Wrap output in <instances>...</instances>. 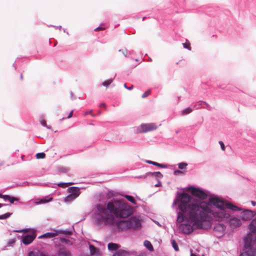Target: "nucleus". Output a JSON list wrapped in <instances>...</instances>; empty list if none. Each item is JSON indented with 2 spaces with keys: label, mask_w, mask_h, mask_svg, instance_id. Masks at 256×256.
Segmentation results:
<instances>
[{
  "label": "nucleus",
  "mask_w": 256,
  "mask_h": 256,
  "mask_svg": "<svg viewBox=\"0 0 256 256\" xmlns=\"http://www.w3.org/2000/svg\"><path fill=\"white\" fill-rule=\"evenodd\" d=\"M176 196L172 203V206L178 205L176 222L180 224V229L182 233L190 234L198 228L208 229L210 227L209 222L204 220L208 217V203L205 201L194 202V198L185 192H176Z\"/></svg>",
  "instance_id": "1"
},
{
  "label": "nucleus",
  "mask_w": 256,
  "mask_h": 256,
  "mask_svg": "<svg viewBox=\"0 0 256 256\" xmlns=\"http://www.w3.org/2000/svg\"><path fill=\"white\" fill-rule=\"evenodd\" d=\"M132 208L126 202L113 198L106 204V206L97 204L94 212V222L96 225L104 224L106 226L115 224L116 229L120 232L130 229L128 219L120 220L128 217L133 212Z\"/></svg>",
  "instance_id": "2"
},
{
  "label": "nucleus",
  "mask_w": 256,
  "mask_h": 256,
  "mask_svg": "<svg viewBox=\"0 0 256 256\" xmlns=\"http://www.w3.org/2000/svg\"><path fill=\"white\" fill-rule=\"evenodd\" d=\"M209 202V214L216 221L228 223L232 228L241 226V220L234 215V212L240 211L242 208L216 194L210 196Z\"/></svg>",
  "instance_id": "3"
},
{
  "label": "nucleus",
  "mask_w": 256,
  "mask_h": 256,
  "mask_svg": "<svg viewBox=\"0 0 256 256\" xmlns=\"http://www.w3.org/2000/svg\"><path fill=\"white\" fill-rule=\"evenodd\" d=\"M14 232H28L26 234H24L22 236H18V238L20 240L21 242L26 246L31 244L36 236V230H32L30 228H26L20 230H14Z\"/></svg>",
  "instance_id": "4"
},
{
  "label": "nucleus",
  "mask_w": 256,
  "mask_h": 256,
  "mask_svg": "<svg viewBox=\"0 0 256 256\" xmlns=\"http://www.w3.org/2000/svg\"><path fill=\"white\" fill-rule=\"evenodd\" d=\"M158 126L154 123H144L134 128L135 134L146 133L157 129Z\"/></svg>",
  "instance_id": "5"
},
{
  "label": "nucleus",
  "mask_w": 256,
  "mask_h": 256,
  "mask_svg": "<svg viewBox=\"0 0 256 256\" xmlns=\"http://www.w3.org/2000/svg\"><path fill=\"white\" fill-rule=\"evenodd\" d=\"M128 222L130 229L138 230L142 228L141 220L134 216H131L128 218Z\"/></svg>",
  "instance_id": "6"
},
{
  "label": "nucleus",
  "mask_w": 256,
  "mask_h": 256,
  "mask_svg": "<svg viewBox=\"0 0 256 256\" xmlns=\"http://www.w3.org/2000/svg\"><path fill=\"white\" fill-rule=\"evenodd\" d=\"M216 224L214 226V231L218 234L216 236L218 238L222 237L224 234L226 230V226L220 222Z\"/></svg>",
  "instance_id": "7"
},
{
  "label": "nucleus",
  "mask_w": 256,
  "mask_h": 256,
  "mask_svg": "<svg viewBox=\"0 0 256 256\" xmlns=\"http://www.w3.org/2000/svg\"><path fill=\"white\" fill-rule=\"evenodd\" d=\"M256 215V212L254 210H245L241 212L240 218L244 220H250Z\"/></svg>",
  "instance_id": "8"
},
{
  "label": "nucleus",
  "mask_w": 256,
  "mask_h": 256,
  "mask_svg": "<svg viewBox=\"0 0 256 256\" xmlns=\"http://www.w3.org/2000/svg\"><path fill=\"white\" fill-rule=\"evenodd\" d=\"M196 189V196L199 198H200L204 200L208 198H210V196L212 194H210L209 192L200 187H197ZM208 201V203H209Z\"/></svg>",
  "instance_id": "9"
},
{
  "label": "nucleus",
  "mask_w": 256,
  "mask_h": 256,
  "mask_svg": "<svg viewBox=\"0 0 256 256\" xmlns=\"http://www.w3.org/2000/svg\"><path fill=\"white\" fill-rule=\"evenodd\" d=\"M68 192L72 194L75 198H77L80 194V188L76 186L70 187L68 188Z\"/></svg>",
  "instance_id": "10"
},
{
  "label": "nucleus",
  "mask_w": 256,
  "mask_h": 256,
  "mask_svg": "<svg viewBox=\"0 0 256 256\" xmlns=\"http://www.w3.org/2000/svg\"><path fill=\"white\" fill-rule=\"evenodd\" d=\"M120 246L119 244L114 243L112 242H110L108 244V250L114 254V252H116L120 249Z\"/></svg>",
  "instance_id": "11"
},
{
  "label": "nucleus",
  "mask_w": 256,
  "mask_h": 256,
  "mask_svg": "<svg viewBox=\"0 0 256 256\" xmlns=\"http://www.w3.org/2000/svg\"><path fill=\"white\" fill-rule=\"evenodd\" d=\"M58 232L57 230H54V232H48L44 234H42L41 236H38V238H53L56 236H58Z\"/></svg>",
  "instance_id": "12"
},
{
  "label": "nucleus",
  "mask_w": 256,
  "mask_h": 256,
  "mask_svg": "<svg viewBox=\"0 0 256 256\" xmlns=\"http://www.w3.org/2000/svg\"><path fill=\"white\" fill-rule=\"evenodd\" d=\"M72 230H74V228H67L65 230H57L58 234H62L68 237L70 236L72 233Z\"/></svg>",
  "instance_id": "13"
},
{
  "label": "nucleus",
  "mask_w": 256,
  "mask_h": 256,
  "mask_svg": "<svg viewBox=\"0 0 256 256\" xmlns=\"http://www.w3.org/2000/svg\"><path fill=\"white\" fill-rule=\"evenodd\" d=\"M144 162L147 164H152L154 166H156L160 168H168V165L166 164H160L156 162H154V161H152V160H145Z\"/></svg>",
  "instance_id": "14"
},
{
  "label": "nucleus",
  "mask_w": 256,
  "mask_h": 256,
  "mask_svg": "<svg viewBox=\"0 0 256 256\" xmlns=\"http://www.w3.org/2000/svg\"><path fill=\"white\" fill-rule=\"evenodd\" d=\"M130 252L126 250L120 249L116 252H114L112 256H130Z\"/></svg>",
  "instance_id": "15"
},
{
  "label": "nucleus",
  "mask_w": 256,
  "mask_h": 256,
  "mask_svg": "<svg viewBox=\"0 0 256 256\" xmlns=\"http://www.w3.org/2000/svg\"><path fill=\"white\" fill-rule=\"evenodd\" d=\"M52 200V198L49 196H45L43 198H40L38 199V202H34V203L36 204H46Z\"/></svg>",
  "instance_id": "16"
},
{
  "label": "nucleus",
  "mask_w": 256,
  "mask_h": 256,
  "mask_svg": "<svg viewBox=\"0 0 256 256\" xmlns=\"http://www.w3.org/2000/svg\"><path fill=\"white\" fill-rule=\"evenodd\" d=\"M147 175L152 177H154L156 180L163 178V175L160 172H147Z\"/></svg>",
  "instance_id": "17"
},
{
  "label": "nucleus",
  "mask_w": 256,
  "mask_h": 256,
  "mask_svg": "<svg viewBox=\"0 0 256 256\" xmlns=\"http://www.w3.org/2000/svg\"><path fill=\"white\" fill-rule=\"evenodd\" d=\"M89 249L90 253L92 254L98 255L100 252L98 248L95 247L92 244H89Z\"/></svg>",
  "instance_id": "18"
},
{
  "label": "nucleus",
  "mask_w": 256,
  "mask_h": 256,
  "mask_svg": "<svg viewBox=\"0 0 256 256\" xmlns=\"http://www.w3.org/2000/svg\"><path fill=\"white\" fill-rule=\"evenodd\" d=\"M144 246L150 251L152 252L154 250V247L150 241L145 240L144 241Z\"/></svg>",
  "instance_id": "19"
},
{
  "label": "nucleus",
  "mask_w": 256,
  "mask_h": 256,
  "mask_svg": "<svg viewBox=\"0 0 256 256\" xmlns=\"http://www.w3.org/2000/svg\"><path fill=\"white\" fill-rule=\"evenodd\" d=\"M194 110V108H192L190 107L186 108L184 109L182 112L181 114L183 116H185L186 114H188L192 112V110Z\"/></svg>",
  "instance_id": "20"
},
{
  "label": "nucleus",
  "mask_w": 256,
  "mask_h": 256,
  "mask_svg": "<svg viewBox=\"0 0 256 256\" xmlns=\"http://www.w3.org/2000/svg\"><path fill=\"white\" fill-rule=\"evenodd\" d=\"M122 196L125 198L127 200L132 202L133 204H136V202L134 197L130 195H124V194H120Z\"/></svg>",
  "instance_id": "21"
},
{
  "label": "nucleus",
  "mask_w": 256,
  "mask_h": 256,
  "mask_svg": "<svg viewBox=\"0 0 256 256\" xmlns=\"http://www.w3.org/2000/svg\"><path fill=\"white\" fill-rule=\"evenodd\" d=\"M114 78H111L106 80H104L102 82V84L108 88L113 82Z\"/></svg>",
  "instance_id": "22"
},
{
  "label": "nucleus",
  "mask_w": 256,
  "mask_h": 256,
  "mask_svg": "<svg viewBox=\"0 0 256 256\" xmlns=\"http://www.w3.org/2000/svg\"><path fill=\"white\" fill-rule=\"evenodd\" d=\"M60 241L62 243H64L66 244L72 245V242L68 239L64 238H60Z\"/></svg>",
  "instance_id": "23"
},
{
  "label": "nucleus",
  "mask_w": 256,
  "mask_h": 256,
  "mask_svg": "<svg viewBox=\"0 0 256 256\" xmlns=\"http://www.w3.org/2000/svg\"><path fill=\"white\" fill-rule=\"evenodd\" d=\"M76 198H75L74 196L69 193V194L64 198V200L66 202H70V201L74 200Z\"/></svg>",
  "instance_id": "24"
},
{
  "label": "nucleus",
  "mask_w": 256,
  "mask_h": 256,
  "mask_svg": "<svg viewBox=\"0 0 256 256\" xmlns=\"http://www.w3.org/2000/svg\"><path fill=\"white\" fill-rule=\"evenodd\" d=\"M179 169L183 170L186 168L188 164L186 162H181L178 164Z\"/></svg>",
  "instance_id": "25"
},
{
  "label": "nucleus",
  "mask_w": 256,
  "mask_h": 256,
  "mask_svg": "<svg viewBox=\"0 0 256 256\" xmlns=\"http://www.w3.org/2000/svg\"><path fill=\"white\" fill-rule=\"evenodd\" d=\"M172 246L175 251L178 252L179 250L178 246L176 241L174 240H172Z\"/></svg>",
  "instance_id": "26"
},
{
  "label": "nucleus",
  "mask_w": 256,
  "mask_h": 256,
  "mask_svg": "<svg viewBox=\"0 0 256 256\" xmlns=\"http://www.w3.org/2000/svg\"><path fill=\"white\" fill-rule=\"evenodd\" d=\"M204 104L205 105V106H203V108H206L209 110H211V106L207 102L202 100H200V104Z\"/></svg>",
  "instance_id": "27"
},
{
  "label": "nucleus",
  "mask_w": 256,
  "mask_h": 256,
  "mask_svg": "<svg viewBox=\"0 0 256 256\" xmlns=\"http://www.w3.org/2000/svg\"><path fill=\"white\" fill-rule=\"evenodd\" d=\"M12 212H6L4 214L0 215V220H5L9 218L12 214Z\"/></svg>",
  "instance_id": "28"
},
{
  "label": "nucleus",
  "mask_w": 256,
  "mask_h": 256,
  "mask_svg": "<svg viewBox=\"0 0 256 256\" xmlns=\"http://www.w3.org/2000/svg\"><path fill=\"white\" fill-rule=\"evenodd\" d=\"M116 194V192L114 191L108 190L106 194L108 198L110 199V198H113L115 196Z\"/></svg>",
  "instance_id": "29"
},
{
  "label": "nucleus",
  "mask_w": 256,
  "mask_h": 256,
  "mask_svg": "<svg viewBox=\"0 0 256 256\" xmlns=\"http://www.w3.org/2000/svg\"><path fill=\"white\" fill-rule=\"evenodd\" d=\"M37 159H42L46 157V154L44 152H38L36 155Z\"/></svg>",
  "instance_id": "30"
},
{
  "label": "nucleus",
  "mask_w": 256,
  "mask_h": 256,
  "mask_svg": "<svg viewBox=\"0 0 256 256\" xmlns=\"http://www.w3.org/2000/svg\"><path fill=\"white\" fill-rule=\"evenodd\" d=\"M72 184H73L72 182H60L57 185L58 186H60V187H62V188H66L68 185Z\"/></svg>",
  "instance_id": "31"
},
{
  "label": "nucleus",
  "mask_w": 256,
  "mask_h": 256,
  "mask_svg": "<svg viewBox=\"0 0 256 256\" xmlns=\"http://www.w3.org/2000/svg\"><path fill=\"white\" fill-rule=\"evenodd\" d=\"M10 200H9L10 202V204H9L8 206H10L11 204H14V202H18L19 200V198H18L15 197V196H10Z\"/></svg>",
  "instance_id": "32"
},
{
  "label": "nucleus",
  "mask_w": 256,
  "mask_h": 256,
  "mask_svg": "<svg viewBox=\"0 0 256 256\" xmlns=\"http://www.w3.org/2000/svg\"><path fill=\"white\" fill-rule=\"evenodd\" d=\"M58 170L60 173H66L68 172V169L64 167H59Z\"/></svg>",
  "instance_id": "33"
},
{
  "label": "nucleus",
  "mask_w": 256,
  "mask_h": 256,
  "mask_svg": "<svg viewBox=\"0 0 256 256\" xmlns=\"http://www.w3.org/2000/svg\"><path fill=\"white\" fill-rule=\"evenodd\" d=\"M40 124L43 126L46 127L48 129H51V126L46 124V122L44 120H40Z\"/></svg>",
  "instance_id": "34"
},
{
  "label": "nucleus",
  "mask_w": 256,
  "mask_h": 256,
  "mask_svg": "<svg viewBox=\"0 0 256 256\" xmlns=\"http://www.w3.org/2000/svg\"><path fill=\"white\" fill-rule=\"evenodd\" d=\"M151 90L150 89L148 90L142 94V98H145L148 96L150 94Z\"/></svg>",
  "instance_id": "35"
},
{
  "label": "nucleus",
  "mask_w": 256,
  "mask_h": 256,
  "mask_svg": "<svg viewBox=\"0 0 256 256\" xmlns=\"http://www.w3.org/2000/svg\"><path fill=\"white\" fill-rule=\"evenodd\" d=\"M182 44H183L184 48H186L190 50H191L190 46V44L189 42H188V43L187 42L183 43Z\"/></svg>",
  "instance_id": "36"
},
{
  "label": "nucleus",
  "mask_w": 256,
  "mask_h": 256,
  "mask_svg": "<svg viewBox=\"0 0 256 256\" xmlns=\"http://www.w3.org/2000/svg\"><path fill=\"white\" fill-rule=\"evenodd\" d=\"M202 107H203L202 104H200V101H199L194 105V109H198L200 108H202Z\"/></svg>",
  "instance_id": "37"
},
{
  "label": "nucleus",
  "mask_w": 256,
  "mask_h": 256,
  "mask_svg": "<svg viewBox=\"0 0 256 256\" xmlns=\"http://www.w3.org/2000/svg\"><path fill=\"white\" fill-rule=\"evenodd\" d=\"M148 175H147V172H146L144 175H141L139 176H136L134 177L135 178H146L148 176Z\"/></svg>",
  "instance_id": "38"
},
{
  "label": "nucleus",
  "mask_w": 256,
  "mask_h": 256,
  "mask_svg": "<svg viewBox=\"0 0 256 256\" xmlns=\"http://www.w3.org/2000/svg\"><path fill=\"white\" fill-rule=\"evenodd\" d=\"M10 196L8 194H4V196H2V198L4 201H9L10 200Z\"/></svg>",
  "instance_id": "39"
},
{
  "label": "nucleus",
  "mask_w": 256,
  "mask_h": 256,
  "mask_svg": "<svg viewBox=\"0 0 256 256\" xmlns=\"http://www.w3.org/2000/svg\"><path fill=\"white\" fill-rule=\"evenodd\" d=\"M27 256H40V255L36 254L33 251H30L28 252Z\"/></svg>",
  "instance_id": "40"
},
{
  "label": "nucleus",
  "mask_w": 256,
  "mask_h": 256,
  "mask_svg": "<svg viewBox=\"0 0 256 256\" xmlns=\"http://www.w3.org/2000/svg\"><path fill=\"white\" fill-rule=\"evenodd\" d=\"M16 242V240L14 238L10 240L8 242V244L9 246H12V244H14Z\"/></svg>",
  "instance_id": "41"
},
{
  "label": "nucleus",
  "mask_w": 256,
  "mask_h": 256,
  "mask_svg": "<svg viewBox=\"0 0 256 256\" xmlns=\"http://www.w3.org/2000/svg\"><path fill=\"white\" fill-rule=\"evenodd\" d=\"M219 144L220 146L221 149L222 150H225V146H224V143L222 141H219Z\"/></svg>",
  "instance_id": "42"
},
{
  "label": "nucleus",
  "mask_w": 256,
  "mask_h": 256,
  "mask_svg": "<svg viewBox=\"0 0 256 256\" xmlns=\"http://www.w3.org/2000/svg\"><path fill=\"white\" fill-rule=\"evenodd\" d=\"M188 189L192 190H194V192H196V189L197 187H195L193 186H189V187L187 188Z\"/></svg>",
  "instance_id": "43"
},
{
  "label": "nucleus",
  "mask_w": 256,
  "mask_h": 256,
  "mask_svg": "<svg viewBox=\"0 0 256 256\" xmlns=\"http://www.w3.org/2000/svg\"><path fill=\"white\" fill-rule=\"evenodd\" d=\"M101 25H100L99 26L96 28H94V31H98V30H104L105 28L104 27H102L100 26Z\"/></svg>",
  "instance_id": "44"
},
{
  "label": "nucleus",
  "mask_w": 256,
  "mask_h": 256,
  "mask_svg": "<svg viewBox=\"0 0 256 256\" xmlns=\"http://www.w3.org/2000/svg\"><path fill=\"white\" fill-rule=\"evenodd\" d=\"M182 172L179 170H174V175H177L178 174H182Z\"/></svg>",
  "instance_id": "45"
},
{
  "label": "nucleus",
  "mask_w": 256,
  "mask_h": 256,
  "mask_svg": "<svg viewBox=\"0 0 256 256\" xmlns=\"http://www.w3.org/2000/svg\"><path fill=\"white\" fill-rule=\"evenodd\" d=\"M124 87L128 90H131L133 88L134 86H133V85H132L130 86H129V87L127 86L126 84L125 83L124 84Z\"/></svg>",
  "instance_id": "46"
},
{
  "label": "nucleus",
  "mask_w": 256,
  "mask_h": 256,
  "mask_svg": "<svg viewBox=\"0 0 256 256\" xmlns=\"http://www.w3.org/2000/svg\"><path fill=\"white\" fill-rule=\"evenodd\" d=\"M156 180L158 181V183L154 185V186L156 187H158V186H162V182H161L160 180L159 179H158V180Z\"/></svg>",
  "instance_id": "47"
},
{
  "label": "nucleus",
  "mask_w": 256,
  "mask_h": 256,
  "mask_svg": "<svg viewBox=\"0 0 256 256\" xmlns=\"http://www.w3.org/2000/svg\"><path fill=\"white\" fill-rule=\"evenodd\" d=\"M49 26H51V27H54L56 29H60V30L62 28V26H54V25H50Z\"/></svg>",
  "instance_id": "48"
},
{
  "label": "nucleus",
  "mask_w": 256,
  "mask_h": 256,
  "mask_svg": "<svg viewBox=\"0 0 256 256\" xmlns=\"http://www.w3.org/2000/svg\"><path fill=\"white\" fill-rule=\"evenodd\" d=\"M119 52H122V54L124 55V56H126V54H127V50H126L125 52H124L123 50H118Z\"/></svg>",
  "instance_id": "49"
},
{
  "label": "nucleus",
  "mask_w": 256,
  "mask_h": 256,
  "mask_svg": "<svg viewBox=\"0 0 256 256\" xmlns=\"http://www.w3.org/2000/svg\"><path fill=\"white\" fill-rule=\"evenodd\" d=\"M73 112H74V110H72V111L69 113V114H68V117H67V118H72V114H73Z\"/></svg>",
  "instance_id": "50"
},
{
  "label": "nucleus",
  "mask_w": 256,
  "mask_h": 256,
  "mask_svg": "<svg viewBox=\"0 0 256 256\" xmlns=\"http://www.w3.org/2000/svg\"><path fill=\"white\" fill-rule=\"evenodd\" d=\"M190 256H199V255L196 254V253L192 252V250H190Z\"/></svg>",
  "instance_id": "51"
},
{
  "label": "nucleus",
  "mask_w": 256,
  "mask_h": 256,
  "mask_svg": "<svg viewBox=\"0 0 256 256\" xmlns=\"http://www.w3.org/2000/svg\"><path fill=\"white\" fill-rule=\"evenodd\" d=\"M92 110H90V111H88V112H86L85 113H84V115L86 116V115H88V114H90L92 115Z\"/></svg>",
  "instance_id": "52"
},
{
  "label": "nucleus",
  "mask_w": 256,
  "mask_h": 256,
  "mask_svg": "<svg viewBox=\"0 0 256 256\" xmlns=\"http://www.w3.org/2000/svg\"><path fill=\"white\" fill-rule=\"evenodd\" d=\"M39 255L40 256H48V254L44 252H40Z\"/></svg>",
  "instance_id": "53"
},
{
  "label": "nucleus",
  "mask_w": 256,
  "mask_h": 256,
  "mask_svg": "<svg viewBox=\"0 0 256 256\" xmlns=\"http://www.w3.org/2000/svg\"><path fill=\"white\" fill-rule=\"evenodd\" d=\"M26 184L27 185H28L30 184V182H25L24 183H22V184H18V186H24V185H26Z\"/></svg>",
  "instance_id": "54"
},
{
  "label": "nucleus",
  "mask_w": 256,
  "mask_h": 256,
  "mask_svg": "<svg viewBox=\"0 0 256 256\" xmlns=\"http://www.w3.org/2000/svg\"><path fill=\"white\" fill-rule=\"evenodd\" d=\"M100 114V112H98V113L97 114H92V117H95V116H97L98 115Z\"/></svg>",
  "instance_id": "55"
},
{
  "label": "nucleus",
  "mask_w": 256,
  "mask_h": 256,
  "mask_svg": "<svg viewBox=\"0 0 256 256\" xmlns=\"http://www.w3.org/2000/svg\"><path fill=\"white\" fill-rule=\"evenodd\" d=\"M251 204H252V206H256V202L252 200L251 201Z\"/></svg>",
  "instance_id": "56"
},
{
  "label": "nucleus",
  "mask_w": 256,
  "mask_h": 256,
  "mask_svg": "<svg viewBox=\"0 0 256 256\" xmlns=\"http://www.w3.org/2000/svg\"><path fill=\"white\" fill-rule=\"evenodd\" d=\"M100 107H106V105L104 103V102H102L100 104Z\"/></svg>",
  "instance_id": "57"
},
{
  "label": "nucleus",
  "mask_w": 256,
  "mask_h": 256,
  "mask_svg": "<svg viewBox=\"0 0 256 256\" xmlns=\"http://www.w3.org/2000/svg\"><path fill=\"white\" fill-rule=\"evenodd\" d=\"M8 204H0V208H1L2 206H8Z\"/></svg>",
  "instance_id": "58"
},
{
  "label": "nucleus",
  "mask_w": 256,
  "mask_h": 256,
  "mask_svg": "<svg viewBox=\"0 0 256 256\" xmlns=\"http://www.w3.org/2000/svg\"><path fill=\"white\" fill-rule=\"evenodd\" d=\"M218 88H222V89H224V87H222V85H219L218 86Z\"/></svg>",
  "instance_id": "59"
},
{
  "label": "nucleus",
  "mask_w": 256,
  "mask_h": 256,
  "mask_svg": "<svg viewBox=\"0 0 256 256\" xmlns=\"http://www.w3.org/2000/svg\"><path fill=\"white\" fill-rule=\"evenodd\" d=\"M20 78L21 80H23V76L22 74H20Z\"/></svg>",
  "instance_id": "60"
},
{
  "label": "nucleus",
  "mask_w": 256,
  "mask_h": 256,
  "mask_svg": "<svg viewBox=\"0 0 256 256\" xmlns=\"http://www.w3.org/2000/svg\"><path fill=\"white\" fill-rule=\"evenodd\" d=\"M12 66L15 69L16 68V64H15V62H14L12 64Z\"/></svg>",
  "instance_id": "61"
},
{
  "label": "nucleus",
  "mask_w": 256,
  "mask_h": 256,
  "mask_svg": "<svg viewBox=\"0 0 256 256\" xmlns=\"http://www.w3.org/2000/svg\"><path fill=\"white\" fill-rule=\"evenodd\" d=\"M24 155L22 156L21 158L22 160H24Z\"/></svg>",
  "instance_id": "62"
},
{
  "label": "nucleus",
  "mask_w": 256,
  "mask_h": 256,
  "mask_svg": "<svg viewBox=\"0 0 256 256\" xmlns=\"http://www.w3.org/2000/svg\"><path fill=\"white\" fill-rule=\"evenodd\" d=\"M2 196H4L3 194H0V198H2Z\"/></svg>",
  "instance_id": "63"
},
{
  "label": "nucleus",
  "mask_w": 256,
  "mask_h": 256,
  "mask_svg": "<svg viewBox=\"0 0 256 256\" xmlns=\"http://www.w3.org/2000/svg\"><path fill=\"white\" fill-rule=\"evenodd\" d=\"M175 132H176V134H178L179 132V130H176Z\"/></svg>",
  "instance_id": "64"
}]
</instances>
